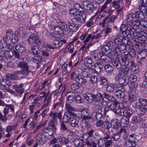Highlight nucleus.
<instances>
[{
	"label": "nucleus",
	"mask_w": 147,
	"mask_h": 147,
	"mask_svg": "<svg viewBox=\"0 0 147 147\" xmlns=\"http://www.w3.org/2000/svg\"><path fill=\"white\" fill-rule=\"evenodd\" d=\"M83 96L85 99L89 102H91L94 100L93 94L85 93L83 94Z\"/></svg>",
	"instance_id": "nucleus-30"
},
{
	"label": "nucleus",
	"mask_w": 147,
	"mask_h": 147,
	"mask_svg": "<svg viewBox=\"0 0 147 147\" xmlns=\"http://www.w3.org/2000/svg\"><path fill=\"white\" fill-rule=\"evenodd\" d=\"M103 112L101 111H98L97 112L95 113L94 112L92 113L91 115H89L90 113L89 110L87 108L84 109L81 111V118L82 120V122L84 121H88L90 119H92V118L95 117L96 119L100 118L102 115H105L106 113L103 114Z\"/></svg>",
	"instance_id": "nucleus-3"
},
{
	"label": "nucleus",
	"mask_w": 147,
	"mask_h": 147,
	"mask_svg": "<svg viewBox=\"0 0 147 147\" xmlns=\"http://www.w3.org/2000/svg\"><path fill=\"white\" fill-rule=\"evenodd\" d=\"M79 74L76 71H73L70 73V79L71 80H75V78H76Z\"/></svg>",
	"instance_id": "nucleus-46"
},
{
	"label": "nucleus",
	"mask_w": 147,
	"mask_h": 147,
	"mask_svg": "<svg viewBox=\"0 0 147 147\" xmlns=\"http://www.w3.org/2000/svg\"><path fill=\"white\" fill-rule=\"evenodd\" d=\"M111 126H113V128L114 129H117L119 127V125L118 121L117 119L113 120L111 122Z\"/></svg>",
	"instance_id": "nucleus-47"
},
{
	"label": "nucleus",
	"mask_w": 147,
	"mask_h": 147,
	"mask_svg": "<svg viewBox=\"0 0 147 147\" xmlns=\"http://www.w3.org/2000/svg\"><path fill=\"white\" fill-rule=\"evenodd\" d=\"M105 68L108 73L111 72L113 69L112 67L109 65H105Z\"/></svg>",
	"instance_id": "nucleus-56"
},
{
	"label": "nucleus",
	"mask_w": 147,
	"mask_h": 147,
	"mask_svg": "<svg viewBox=\"0 0 147 147\" xmlns=\"http://www.w3.org/2000/svg\"><path fill=\"white\" fill-rule=\"evenodd\" d=\"M84 64L87 68L93 69L94 63L91 58L87 57L84 60Z\"/></svg>",
	"instance_id": "nucleus-14"
},
{
	"label": "nucleus",
	"mask_w": 147,
	"mask_h": 147,
	"mask_svg": "<svg viewBox=\"0 0 147 147\" xmlns=\"http://www.w3.org/2000/svg\"><path fill=\"white\" fill-rule=\"evenodd\" d=\"M102 67V65H101L100 64V66L99 65H98L97 66L94 65V67L93 69H94L95 71L97 73H99L101 71Z\"/></svg>",
	"instance_id": "nucleus-61"
},
{
	"label": "nucleus",
	"mask_w": 147,
	"mask_h": 147,
	"mask_svg": "<svg viewBox=\"0 0 147 147\" xmlns=\"http://www.w3.org/2000/svg\"><path fill=\"white\" fill-rule=\"evenodd\" d=\"M115 94L118 98H124L125 96V92L115 91Z\"/></svg>",
	"instance_id": "nucleus-44"
},
{
	"label": "nucleus",
	"mask_w": 147,
	"mask_h": 147,
	"mask_svg": "<svg viewBox=\"0 0 147 147\" xmlns=\"http://www.w3.org/2000/svg\"><path fill=\"white\" fill-rule=\"evenodd\" d=\"M57 140L59 143L62 144H65L68 143L69 142V140L67 138L63 137L60 136L59 137Z\"/></svg>",
	"instance_id": "nucleus-35"
},
{
	"label": "nucleus",
	"mask_w": 147,
	"mask_h": 147,
	"mask_svg": "<svg viewBox=\"0 0 147 147\" xmlns=\"http://www.w3.org/2000/svg\"><path fill=\"white\" fill-rule=\"evenodd\" d=\"M117 18V16L115 15H112L109 19L108 20L107 22V26H109L110 24V23L113 22Z\"/></svg>",
	"instance_id": "nucleus-50"
},
{
	"label": "nucleus",
	"mask_w": 147,
	"mask_h": 147,
	"mask_svg": "<svg viewBox=\"0 0 147 147\" xmlns=\"http://www.w3.org/2000/svg\"><path fill=\"white\" fill-rule=\"evenodd\" d=\"M49 126L51 128L49 127H45L42 130V133L44 137L46 138H48L50 137L53 134V132L56 130V128L54 123L52 122L49 123Z\"/></svg>",
	"instance_id": "nucleus-7"
},
{
	"label": "nucleus",
	"mask_w": 147,
	"mask_h": 147,
	"mask_svg": "<svg viewBox=\"0 0 147 147\" xmlns=\"http://www.w3.org/2000/svg\"><path fill=\"white\" fill-rule=\"evenodd\" d=\"M133 25L128 23L127 26L124 24H122L121 27L120 31L124 36L130 37L137 36V33Z\"/></svg>",
	"instance_id": "nucleus-5"
},
{
	"label": "nucleus",
	"mask_w": 147,
	"mask_h": 147,
	"mask_svg": "<svg viewBox=\"0 0 147 147\" xmlns=\"http://www.w3.org/2000/svg\"><path fill=\"white\" fill-rule=\"evenodd\" d=\"M103 94H102L101 93L99 92L96 94H93V98L94 100H100L103 99L104 98Z\"/></svg>",
	"instance_id": "nucleus-36"
},
{
	"label": "nucleus",
	"mask_w": 147,
	"mask_h": 147,
	"mask_svg": "<svg viewBox=\"0 0 147 147\" xmlns=\"http://www.w3.org/2000/svg\"><path fill=\"white\" fill-rule=\"evenodd\" d=\"M142 118L140 117L135 115L132 117L131 122L133 123H138L140 124L142 123Z\"/></svg>",
	"instance_id": "nucleus-28"
},
{
	"label": "nucleus",
	"mask_w": 147,
	"mask_h": 147,
	"mask_svg": "<svg viewBox=\"0 0 147 147\" xmlns=\"http://www.w3.org/2000/svg\"><path fill=\"white\" fill-rule=\"evenodd\" d=\"M119 1H113L112 2L113 6L116 9H119L120 7Z\"/></svg>",
	"instance_id": "nucleus-57"
},
{
	"label": "nucleus",
	"mask_w": 147,
	"mask_h": 147,
	"mask_svg": "<svg viewBox=\"0 0 147 147\" xmlns=\"http://www.w3.org/2000/svg\"><path fill=\"white\" fill-rule=\"evenodd\" d=\"M119 105L118 102L117 101L112 102H108L107 105L110 110L114 112L115 111Z\"/></svg>",
	"instance_id": "nucleus-20"
},
{
	"label": "nucleus",
	"mask_w": 147,
	"mask_h": 147,
	"mask_svg": "<svg viewBox=\"0 0 147 147\" xmlns=\"http://www.w3.org/2000/svg\"><path fill=\"white\" fill-rule=\"evenodd\" d=\"M6 35H4L2 37L4 42L2 45L0 46V60H2L4 57L8 59L11 57V56L9 55L7 52H9L14 48L13 44L10 42L16 43L18 41L19 34L18 32L15 31V33L11 30H8L6 33Z\"/></svg>",
	"instance_id": "nucleus-1"
},
{
	"label": "nucleus",
	"mask_w": 147,
	"mask_h": 147,
	"mask_svg": "<svg viewBox=\"0 0 147 147\" xmlns=\"http://www.w3.org/2000/svg\"><path fill=\"white\" fill-rule=\"evenodd\" d=\"M105 102L103 99L100 100H94L93 104L94 108L98 111H101L103 112V114L106 113L108 111V107L104 104Z\"/></svg>",
	"instance_id": "nucleus-6"
},
{
	"label": "nucleus",
	"mask_w": 147,
	"mask_h": 147,
	"mask_svg": "<svg viewBox=\"0 0 147 147\" xmlns=\"http://www.w3.org/2000/svg\"><path fill=\"white\" fill-rule=\"evenodd\" d=\"M14 106L12 105H6V106L5 108L3 111L4 115H5V116H7V114L9 112V109L12 112V114H14Z\"/></svg>",
	"instance_id": "nucleus-24"
},
{
	"label": "nucleus",
	"mask_w": 147,
	"mask_h": 147,
	"mask_svg": "<svg viewBox=\"0 0 147 147\" xmlns=\"http://www.w3.org/2000/svg\"><path fill=\"white\" fill-rule=\"evenodd\" d=\"M138 139V136L135 134H132L129 136L128 141L126 142L127 147H135L136 145V141Z\"/></svg>",
	"instance_id": "nucleus-8"
},
{
	"label": "nucleus",
	"mask_w": 147,
	"mask_h": 147,
	"mask_svg": "<svg viewBox=\"0 0 147 147\" xmlns=\"http://www.w3.org/2000/svg\"><path fill=\"white\" fill-rule=\"evenodd\" d=\"M123 106L125 108L124 111L125 114L129 117L132 114V109L129 107H127L124 104Z\"/></svg>",
	"instance_id": "nucleus-34"
},
{
	"label": "nucleus",
	"mask_w": 147,
	"mask_h": 147,
	"mask_svg": "<svg viewBox=\"0 0 147 147\" xmlns=\"http://www.w3.org/2000/svg\"><path fill=\"white\" fill-rule=\"evenodd\" d=\"M71 121L69 123L70 126L73 127H75L79 123L78 120L76 118H73L71 120Z\"/></svg>",
	"instance_id": "nucleus-40"
},
{
	"label": "nucleus",
	"mask_w": 147,
	"mask_h": 147,
	"mask_svg": "<svg viewBox=\"0 0 147 147\" xmlns=\"http://www.w3.org/2000/svg\"><path fill=\"white\" fill-rule=\"evenodd\" d=\"M114 42L116 46H117L119 49H123L121 48V46L124 47L123 49H125L126 47L123 45V42L120 38H116L114 40Z\"/></svg>",
	"instance_id": "nucleus-18"
},
{
	"label": "nucleus",
	"mask_w": 147,
	"mask_h": 147,
	"mask_svg": "<svg viewBox=\"0 0 147 147\" xmlns=\"http://www.w3.org/2000/svg\"><path fill=\"white\" fill-rule=\"evenodd\" d=\"M112 31V29L111 28L105 26L102 30V34H105V36H107L108 34L111 32Z\"/></svg>",
	"instance_id": "nucleus-33"
},
{
	"label": "nucleus",
	"mask_w": 147,
	"mask_h": 147,
	"mask_svg": "<svg viewBox=\"0 0 147 147\" xmlns=\"http://www.w3.org/2000/svg\"><path fill=\"white\" fill-rule=\"evenodd\" d=\"M75 95L73 94L72 95H69L67 97L66 102H67L71 103L75 101Z\"/></svg>",
	"instance_id": "nucleus-49"
},
{
	"label": "nucleus",
	"mask_w": 147,
	"mask_h": 147,
	"mask_svg": "<svg viewBox=\"0 0 147 147\" xmlns=\"http://www.w3.org/2000/svg\"><path fill=\"white\" fill-rule=\"evenodd\" d=\"M108 49V47L107 46L101 47L96 56L94 55L92 57V59H96L98 58L107 63L111 61V57L106 55Z\"/></svg>",
	"instance_id": "nucleus-4"
},
{
	"label": "nucleus",
	"mask_w": 147,
	"mask_h": 147,
	"mask_svg": "<svg viewBox=\"0 0 147 147\" xmlns=\"http://www.w3.org/2000/svg\"><path fill=\"white\" fill-rule=\"evenodd\" d=\"M0 84L3 87H5L6 86L10 84L9 81L7 77H3L0 79Z\"/></svg>",
	"instance_id": "nucleus-21"
},
{
	"label": "nucleus",
	"mask_w": 147,
	"mask_h": 147,
	"mask_svg": "<svg viewBox=\"0 0 147 147\" xmlns=\"http://www.w3.org/2000/svg\"><path fill=\"white\" fill-rule=\"evenodd\" d=\"M129 118L125 115H124L121 119V123L124 127H127L129 123Z\"/></svg>",
	"instance_id": "nucleus-29"
},
{
	"label": "nucleus",
	"mask_w": 147,
	"mask_h": 147,
	"mask_svg": "<svg viewBox=\"0 0 147 147\" xmlns=\"http://www.w3.org/2000/svg\"><path fill=\"white\" fill-rule=\"evenodd\" d=\"M51 94L48 96V97H45L44 99V104L42 108H44L49 107L51 103Z\"/></svg>",
	"instance_id": "nucleus-26"
},
{
	"label": "nucleus",
	"mask_w": 147,
	"mask_h": 147,
	"mask_svg": "<svg viewBox=\"0 0 147 147\" xmlns=\"http://www.w3.org/2000/svg\"><path fill=\"white\" fill-rule=\"evenodd\" d=\"M48 111L49 108L45 109L43 111H42L41 113H40L39 116V117H40V116H41L42 118H43L46 116Z\"/></svg>",
	"instance_id": "nucleus-62"
},
{
	"label": "nucleus",
	"mask_w": 147,
	"mask_h": 147,
	"mask_svg": "<svg viewBox=\"0 0 147 147\" xmlns=\"http://www.w3.org/2000/svg\"><path fill=\"white\" fill-rule=\"evenodd\" d=\"M51 82H49L48 80H45L43 82L40 83L39 84V89L40 90H42L45 88L47 85L49 88L50 87Z\"/></svg>",
	"instance_id": "nucleus-22"
},
{
	"label": "nucleus",
	"mask_w": 147,
	"mask_h": 147,
	"mask_svg": "<svg viewBox=\"0 0 147 147\" xmlns=\"http://www.w3.org/2000/svg\"><path fill=\"white\" fill-rule=\"evenodd\" d=\"M43 134L40 133L36 135V140L38 142H40L42 144L44 143V142L42 140L43 138Z\"/></svg>",
	"instance_id": "nucleus-45"
},
{
	"label": "nucleus",
	"mask_w": 147,
	"mask_h": 147,
	"mask_svg": "<svg viewBox=\"0 0 147 147\" xmlns=\"http://www.w3.org/2000/svg\"><path fill=\"white\" fill-rule=\"evenodd\" d=\"M65 108L67 109V111L69 113L71 114L72 115H74L75 113L71 111H76V109L73 108L69 104V102H66Z\"/></svg>",
	"instance_id": "nucleus-25"
},
{
	"label": "nucleus",
	"mask_w": 147,
	"mask_h": 147,
	"mask_svg": "<svg viewBox=\"0 0 147 147\" xmlns=\"http://www.w3.org/2000/svg\"><path fill=\"white\" fill-rule=\"evenodd\" d=\"M104 125L105 129L108 130H109L111 127V123L107 121H105Z\"/></svg>",
	"instance_id": "nucleus-64"
},
{
	"label": "nucleus",
	"mask_w": 147,
	"mask_h": 147,
	"mask_svg": "<svg viewBox=\"0 0 147 147\" xmlns=\"http://www.w3.org/2000/svg\"><path fill=\"white\" fill-rule=\"evenodd\" d=\"M17 75H22L24 76H27V75L22 70L14 71L13 74H11L9 77L11 80H18L19 77Z\"/></svg>",
	"instance_id": "nucleus-13"
},
{
	"label": "nucleus",
	"mask_w": 147,
	"mask_h": 147,
	"mask_svg": "<svg viewBox=\"0 0 147 147\" xmlns=\"http://www.w3.org/2000/svg\"><path fill=\"white\" fill-rule=\"evenodd\" d=\"M106 88L108 92H113L115 90V86L113 84L109 83L107 85Z\"/></svg>",
	"instance_id": "nucleus-41"
},
{
	"label": "nucleus",
	"mask_w": 147,
	"mask_h": 147,
	"mask_svg": "<svg viewBox=\"0 0 147 147\" xmlns=\"http://www.w3.org/2000/svg\"><path fill=\"white\" fill-rule=\"evenodd\" d=\"M54 29L55 32L58 33L59 34H62L63 32L59 25V26H55L54 27Z\"/></svg>",
	"instance_id": "nucleus-52"
},
{
	"label": "nucleus",
	"mask_w": 147,
	"mask_h": 147,
	"mask_svg": "<svg viewBox=\"0 0 147 147\" xmlns=\"http://www.w3.org/2000/svg\"><path fill=\"white\" fill-rule=\"evenodd\" d=\"M75 82L82 86L86 85L87 82L86 80L81 74H79L77 77L75 78Z\"/></svg>",
	"instance_id": "nucleus-15"
},
{
	"label": "nucleus",
	"mask_w": 147,
	"mask_h": 147,
	"mask_svg": "<svg viewBox=\"0 0 147 147\" xmlns=\"http://www.w3.org/2000/svg\"><path fill=\"white\" fill-rule=\"evenodd\" d=\"M135 107L138 110L140 115H144L147 111V108L145 107L141 106L138 104H136Z\"/></svg>",
	"instance_id": "nucleus-16"
},
{
	"label": "nucleus",
	"mask_w": 147,
	"mask_h": 147,
	"mask_svg": "<svg viewBox=\"0 0 147 147\" xmlns=\"http://www.w3.org/2000/svg\"><path fill=\"white\" fill-rule=\"evenodd\" d=\"M59 25L60 26L63 32L64 30L68 31L69 29H70V26H67L63 22H60L59 23Z\"/></svg>",
	"instance_id": "nucleus-31"
},
{
	"label": "nucleus",
	"mask_w": 147,
	"mask_h": 147,
	"mask_svg": "<svg viewBox=\"0 0 147 147\" xmlns=\"http://www.w3.org/2000/svg\"><path fill=\"white\" fill-rule=\"evenodd\" d=\"M80 19L77 18H74L71 20V22L69 23L70 29L73 31L76 32L77 31L80 23Z\"/></svg>",
	"instance_id": "nucleus-9"
},
{
	"label": "nucleus",
	"mask_w": 147,
	"mask_h": 147,
	"mask_svg": "<svg viewBox=\"0 0 147 147\" xmlns=\"http://www.w3.org/2000/svg\"><path fill=\"white\" fill-rule=\"evenodd\" d=\"M145 16L140 11H137L135 13H130L126 16V20L128 23L133 25L135 29L142 25L140 21H144Z\"/></svg>",
	"instance_id": "nucleus-2"
},
{
	"label": "nucleus",
	"mask_w": 147,
	"mask_h": 147,
	"mask_svg": "<svg viewBox=\"0 0 147 147\" xmlns=\"http://www.w3.org/2000/svg\"><path fill=\"white\" fill-rule=\"evenodd\" d=\"M116 91L125 92V88L124 86L121 84H118L116 87Z\"/></svg>",
	"instance_id": "nucleus-51"
},
{
	"label": "nucleus",
	"mask_w": 147,
	"mask_h": 147,
	"mask_svg": "<svg viewBox=\"0 0 147 147\" xmlns=\"http://www.w3.org/2000/svg\"><path fill=\"white\" fill-rule=\"evenodd\" d=\"M86 144L87 145L92 146V147H97L96 144L93 141H90L88 140L87 141Z\"/></svg>",
	"instance_id": "nucleus-63"
},
{
	"label": "nucleus",
	"mask_w": 147,
	"mask_h": 147,
	"mask_svg": "<svg viewBox=\"0 0 147 147\" xmlns=\"http://www.w3.org/2000/svg\"><path fill=\"white\" fill-rule=\"evenodd\" d=\"M18 67L22 69V70L25 72L27 75L30 72V70H29V67L28 64L25 62L21 61L19 62L18 64Z\"/></svg>",
	"instance_id": "nucleus-11"
},
{
	"label": "nucleus",
	"mask_w": 147,
	"mask_h": 147,
	"mask_svg": "<svg viewBox=\"0 0 147 147\" xmlns=\"http://www.w3.org/2000/svg\"><path fill=\"white\" fill-rule=\"evenodd\" d=\"M91 34H89L86 40L84 42V44L80 47V49L83 50L86 47V43L89 41V40L91 38Z\"/></svg>",
	"instance_id": "nucleus-53"
},
{
	"label": "nucleus",
	"mask_w": 147,
	"mask_h": 147,
	"mask_svg": "<svg viewBox=\"0 0 147 147\" xmlns=\"http://www.w3.org/2000/svg\"><path fill=\"white\" fill-rule=\"evenodd\" d=\"M124 107H121L119 105L114 112L115 113H117L119 116H122L124 115Z\"/></svg>",
	"instance_id": "nucleus-32"
},
{
	"label": "nucleus",
	"mask_w": 147,
	"mask_h": 147,
	"mask_svg": "<svg viewBox=\"0 0 147 147\" xmlns=\"http://www.w3.org/2000/svg\"><path fill=\"white\" fill-rule=\"evenodd\" d=\"M119 83L120 84L124 86L126 85L129 82V80L125 78V77L123 76L119 79Z\"/></svg>",
	"instance_id": "nucleus-42"
},
{
	"label": "nucleus",
	"mask_w": 147,
	"mask_h": 147,
	"mask_svg": "<svg viewBox=\"0 0 147 147\" xmlns=\"http://www.w3.org/2000/svg\"><path fill=\"white\" fill-rule=\"evenodd\" d=\"M69 13L71 16L75 17H78L80 16L79 12L74 9H71L69 11Z\"/></svg>",
	"instance_id": "nucleus-38"
},
{
	"label": "nucleus",
	"mask_w": 147,
	"mask_h": 147,
	"mask_svg": "<svg viewBox=\"0 0 147 147\" xmlns=\"http://www.w3.org/2000/svg\"><path fill=\"white\" fill-rule=\"evenodd\" d=\"M74 101L77 103H80L83 102V99H82L79 95H75V99Z\"/></svg>",
	"instance_id": "nucleus-58"
},
{
	"label": "nucleus",
	"mask_w": 147,
	"mask_h": 147,
	"mask_svg": "<svg viewBox=\"0 0 147 147\" xmlns=\"http://www.w3.org/2000/svg\"><path fill=\"white\" fill-rule=\"evenodd\" d=\"M94 7L92 4H89L87 5L86 7V10L89 13H92L94 11Z\"/></svg>",
	"instance_id": "nucleus-43"
},
{
	"label": "nucleus",
	"mask_w": 147,
	"mask_h": 147,
	"mask_svg": "<svg viewBox=\"0 0 147 147\" xmlns=\"http://www.w3.org/2000/svg\"><path fill=\"white\" fill-rule=\"evenodd\" d=\"M42 60L41 57L39 56H35L33 59V61L37 64L40 63Z\"/></svg>",
	"instance_id": "nucleus-59"
},
{
	"label": "nucleus",
	"mask_w": 147,
	"mask_h": 147,
	"mask_svg": "<svg viewBox=\"0 0 147 147\" xmlns=\"http://www.w3.org/2000/svg\"><path fill=\"white\" fill-rule=\"evenodd\" d=\"M138 101L141 106L145 107L147 106V100L142 98H140L138 100Z\"/></svg>",
	"instance_id": "nucleus-55"
},
{
	"label": "nucleus",
	"mask_w": 147,
	"mask_h": 147,
	"mask_svg": "<svg viewBox=\"0 0 147 147\" xmlns=\"http://www.w3.org/2000/svg\"><path fill=\"white\" fill-rule=\"evenodd\" d=\"M74 143L76 147H83L84 146L81 140L75 139L74 141Z\"/></svg>",
	"instance_id": "nucleus-39"
},
{
	"label": "nucleus",
	"mask_w": 147,
	"mask_h": 147,
	"mask_svg": "<svg viewBox=\"0 0 147 147\" xmlns=\"http://www.w3.org/2000/svg\"><path fill=\"white\" fill-rule=\"evenodd\" d=\"M15 49L17 52L22 53L24 51V48L23 46L19 44H16L15 47Z\"/></svg>",
	"instance_id": "nucleus-37"
},
{
	"label": "nucleus",
	"mask_w": 147,
	"mask_h": 147,
	"mask_svg": "<svg viewBox=\"0 0 147 147\" xmlns=\"http://www.w3.org/2000/svg\"><path fill=\"white\" fill-rule=\"evenodd\" d=\"M141 5L138 7V10L142 13L146 14L147 17V0H141Z\"/></svg>",
	"instance_id": "nucleus-12"
},
{
	"label": "nucleus",
	"mask_w": 147,
	"mask_h": 147,
	"mask_svg": "<svg viewBox=\"0 0 147 147\" xmlns=\"http://www.w3.org/2000/svg\"><path fill=\"white\" fill-rule=\"evenodd\" d=\"M71 115H72L70 114L65 113L63 118V121L66 123H69L73 118Z\"/></svg>",
	"instance_id": "nucleus-23"
},
{
	"label": "nucleus",
	"mask_w": 147,
	"mask_h": 147,
	"mask_svg": "<svg viewBox=\"0 0 147 147\" xmlns=\"http://www.w3.org/2000/svg\"><path fill=\"white\" fill-rule=\"evenodd\" d=\"M24 84H20L19 85L16 84L13 86V87L18 93L22 94L24 91Z\"/></svg>",
	"instance_id": "nucleus-19"
},
{
	"label": "nucleus",
	"mask_w": 147,
	"mask_h": 147,
	"mask_svg": "<svg viewBox=\"0 0 147 147\" xmlns=\"http://www.w3.org/2000/svg\"><path fill=\"white\" fill-rule=\"evenodd\" d=\"M67 42L65 40H61L60 41L55 40L52 43V45L54 48H57L61 46L63 44H65Z\"/></svg>",
	"instance_id": "nucleus-27"
},
{
	"label": "nucleus",
	"mask_w": 147,
	"mask_h": 147,
	"mask_svg": "<svg viewBox=\"0 0 147 147\" xmlns=\"http://www.w3.org/2000/svg\"><path fill=\"white\" fill-rule=\"evenodd\" d=\"M32 52L34 55H36L40 53L38 47L36 46H32L31 48Z\"/></svg>",
	"instance_id": "nucleus-48"
},
{
	"label": "nucleus",
	"mask_w": 147,
	"mask_h": 147,
	"mask_svg": "<svg viewBox=\"0 0 147 147\" xmlns=\"http://www.w3.org/2000/svg\"><path fill=\"white\" fill-rule=\"evenodd\" d=\"M98 145V147H106L105 140L103 139L99 140Z\"/></svg>",
	"instance_id": "nucleus-54"
},
{
	"label": "nucleus",
	"mask_w": 147,
	"mask_h": 147,
	"mask_svg": "<svg viewBox=\"0 0 147 147\" xmlns=\"http://www.w3.org/2000/svg\"><path fill=\"white\" fill-rule=\"evenodd\" d=\"M127 80L129 82H130L131 85L133 87L136 88L137 86V77L135 75L133 74L131 75Z\"/></svg>",
	"instance_id": "nucleus-17"
},
{
	"label": "nucleus",
	"mask_w": 147,
	"mask_h": 147,
	"mask_svg": "<svg viewBox=\"0 0 147 147\" xmlns=\"http://www.w3.org/2000/svg\"><path fill=\"white\" fill-rule=\"evenodd\" d=\"M129 67L127 66H124L121 67L120 69L121 72L125 74H127L129 71Z\"/></svg>",
	"instance_id": "nucleus-60"
},
{
	"label": "nucleus",
	"mask_w": 147,
	"mask_h": 147,
	"mask_svg": "<svg viewBox=\"0 0 147 147\" xmlns=\"http://www.w3.org/2000/svg\"><path fill=\"white\" fill-rule=\"evenodd\" d=\"M28 42L30 44L36 43V45H39L41 44V40L36 35L32 34L29 37L28 39Z\"/></svg>",
	"instance_id": "nucleus-10"
}]
</instances>
